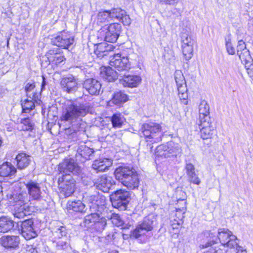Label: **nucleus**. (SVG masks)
<instances>
[{"label":"nucleus","instance_id":"nucleus-16","mask_svg":"<svg viewBox=\"0 0 253 253\" xmlns=\"http://www.w3.org/2000/svg\"><path fill=\"white\" fill-rule=\"evenodd\" d=\"M96 184L98 189L107 193L115 185V181L111 176L105 174L98 178Z\"/></svg>","mask_w":253,"mask_h":253},{"label":"nucleus","instance_id":"nucleus-62","mask_svg":"<svg viewBox=\"0 0 253 253\" xmlns=\"http://www.w3.org/2000/svg\"><path fill=\"white\" fill-rule=\"evenodd\" d=\"M183 210L185 211L186 210V207H182Z\"/></svg>","mask_w":253,"mask_h":253},{"label":"nucleus","instance_id":"nucleus-43","mask_svg":"<svg viewBox=\"0 0 253 253\" xmlns=\"http://www.w3.org/2000/svg\"><path fill=\"white\" fill-rule=\"evenodd\" d=\"M193 45L194 44H185L181 45L183 54L185 59L187 60L191 59L193 55Z\"/></svg>","mask_w":253,"mask_h":253},{"label":"nucleus","instance_id":"nucleus-51","mask_svg":"<svg viewBox=\"0 0 253 253\" xmlns=\"http://www.w3.org/2000/svg\"><path fill=\"white\" fill-rule=\"evenodd\" d=\"M226 47L228 53L231 55H234L235 53V49L233 47L231 40L228 39L226 41Z\"/></svg>","mask_w":253,"mask_h":253},{"label":"nucleus","instance_id":"nucleus-1","mask_svg":"<svg viewBox=\"0 0 253 253\" xmlns=\"http://www.w3.org/2000/svg\"><path fill=\"white\" fill-rule=\"evenodd\" d=\"M88 112V107L84 104H77L71 101H67L63 108L62 115L60 117L61 123L68 122L70 125L77 122L78 119L85 116Z\"/></svg>","mask_w":253,"mask_h":253},{"label":"nucleus","instance_id":"nucleus-21","mask_svg":"<svg viewBox=\"0 0 253 253\" xmlns=\"http://www.w3.org/2000/svg\"><path fill=\"white\" fill-rule=\"evenodd\" d=\"M112 67H102L101 68L100 75L105 81L113 82L117 78L120 79L119 74L112 69Z\"/></svg>","mask_w":253,"mask_h":253},{"label":"nucleus","instance_id":"nucleus-17","mask_svg":"<svg viewBox=\"0 0 253 253\" xmlns=\"http://www.w3.org/2000/svg\"><path fill=\"white\" fill-rule=\"evenodd\" d=\"M60 84L63 90L69 93L74 92L77 90V80L73 76L63 78Z\"/></svg>","mask_w":253,"mask_h":253},{"label":"nucleus","instance_id":"nucleus-23","mask_svg":"<svg viewBox=\"0 0 253 253\" xmlns=\"http://www.w3.org/2000/svg\"><path fill=\"white\" fill-rule=\"evenodd\" d=\"M237 51V54L242 62H245L246 63H247V62L250 61L251 57L250 54V52L249 50L247 49L246 43L243 41L240 40L238 42Z\"/></svg>","mask_w":253,"mask_h":253},{"label":"nucleus","instance_id":"nucleus-2","mask_svg":"<svg viewBox=\"0 0 253 253\" xmlns=\"http://www.w3.org/2000/svg\"><path fill=\"white\" fill-rule=\"evenodd\" d=\"M218 237L214 233L209 231L203 232L204 236L208 238V242L205 244L200 245V248L205 249L212 246L217 243L218 240L222 246L235 247L237 246V239L232 233L227 229H220L218 230Z\"/></svg>","mask_w":253,"mask_h":253},{"label":"nucleus","instance_id":"nucleus-24","mask_svg":"<svg viewBox=\"0 0 253 253\" xmlns=\"http://www.w3.org/2000/svg\"><path fill=\"white\" fill-rule=\"evenodd\" d=\"M92 149L85 145H81L77 150V158L82 162L90 159V157L93 154Z\"/></svg>","mask_w":253,"mask_h":253},{"label":"nucleus","instance_id":"nucleus-11","mask_svg":"<svg viewBox=\"0 0 253 253\" xmlns=\"http://www.w3.org/2000/svg\"><path fill=\"white\" fill-rule=\"evenodd\" d=\"M130 199V194L128 192L123 190L116 191L110 196L112 206H126Z\"/></svg>","mask_w":253,"mask_h":253},{"label":"nucleus","instance_id":"nucleus-61","mask_svg":"<svg viewBox=\"0 0 253 253\" xmlns=\"http://www.w3.org/2000/svg\"><path fill=\"white\" fill-rule=\"evenodd\" d=\"M2 187L0 185V194H1L2 193Z\"/></svg>","mask_w":253,"mask_h":253},{"label":"nucleus","instance_id":"nucleus-56","mask_svg":"<svg viewBox=\"0 0 253 253\" xmlns=\"http://www.w3.org/2000/svg\"><path fill=\"white\" fill-rule=\"evenodd\" d=\"M159 3L166 5H174L177 3L178 0H158Z\"/></svg>","mask_w":253,"mask_h":253},{"label":"nucleus","instance_id":"nucleus-4","mask_svg":"<svg viewBox=\"0 0 253 253\" xmlns=\"http://www.w3.org/2000/svg\"><path fill=\"white\" fill-rule=\"evenodd\" d=\"M142 132L147 141L158 143L162 140V126L154 122H148L143 125Z\"/></svg>","mask_w":253,"mask_h":253},{"label":"nucleus","instance_id":"nucleus-10","mask_svg":"<svg viewBox=\"0 0 253 253\" xmlns=\"http://www.w3.org/2000/svg\"><path fill=\"white\" fill-rule=\"evenodd\" d=\"M59 175L70 174L71 172L77 174L81 172L80 167L73 159H65L59 165Z\"/></svg>","mask_w":253,"mask_h":253},{"label":"nucleus","instance_id":"nucleus-47","mask_svg":"<svg viewBox=\"0 0 253 253\" xmlns=\"http://www.w3.org/2000/svg\"><path fill=\"white\" fill-rule=\"evenodd\" d=\"M106 221L105 219H101L100 220H97L94 224V228L98 232H102L106 225Z\"/></svg>","mask_w":253,"mask_h":253},{"label":"nucleus","instance_id":"nucleus-12","mask_svg":"<svg viewBox=\"0 0 253 253\" xmlns=\"http://www.w3.org/2000/svg\"><path fill=\"white\" fill-rule=\"evenodd\" d=\"M74 42V38L69 34L62 32L52 39V43L58 47L68 48Z\"/></svg>","mask_w":253,"mask_h":253},{"label":"nucleus","instance_id":"nucleus-14","mask_svg":"<svg viewBox=\"0 0 253 253\" xmlns=\"http://www.w3.org/2000/svg\"><path fill=\"white\" fill-rule=\"evenodd\" d=\"M127 72L119 74L121 84L125 87H136L141 82V78L136 75H127Z\"/></svg>","mask_w":253,"mask_h":253},{"label":"nucleus","instance_id":"nucleus-30","mask_svg":"<svg viewBox=\"0 0 253 253\" xmlns=\"http://www.w3.org/2000/svg\"><path fill=\"white\" fill-rule=\"evenodd\" d=\"M16 172V168L10 163H4L0 167V176H12Z\"/></svg>","mask_w":253,"mask_h":253},{"label":"nucleus","instance_id":"nucleus-27","mask_svg":"<svg viewBox=\"0 0 253 253\" xmlns=\"http://www.w3.org/2000/svg\"><path fill=\"white\" fill-rule=\"evenodd\" d=\"M199 118L200 122L211 121L210 117V107L205 100L202 101L199 105Z\"/></svg>","mask_w":253,"mask_h":253},{"label":"nucleus","instance_id":"nucleus-44","mask_svg":"<svg viewBox=\"0 0 253 253\" xmlns=\"http://www.w3.org/2000/svg\"><path fill=\"white\" fill-rule=\"evenodd\" d=\"M182 45L194 44V40L187 33H182L181 35Z\"/></svg>","mask_w":253,"mask_h":253},{"label":"nucleus","instance_id":"nucleus-57","mask_svg":"<svg viewBox=\"0 0 253 253\" xmlns=\"http://www.w3.org/2000/svg\"><path fill=\"white\" fill-rule=\"evenodd\" d=\"M25 253H38V251L36 249L28 246L26 250Z\"/></svg>","mask_w":253,"mask_h":253},{"label":"nucleus","instance_id":"nucleus-55","mask_svg":"<svg viewBox=\"0 0 253 253\" xmlns=\"http://www.w3.org/2000/svg\"><path fill=\"white\" fill-rule=\"evenodd\" d=\"M204 253H223L222 250L216 247H211L209 250Z\"/></svg>","mask_w":253,"mask_h":253},{"label":"nucleus","instance_id":"nucleus-40","mask_svg":"<svg viewBox=\"0 0 253 253\" xmlns=\"http://www.w3.org/2000/svg\"><path fill=\"white\" fill-rule=\"evenodd\" d=\"M124 118L121 114H115L111 118V122L114 127H121L124 122Z\"/></svg>","mask_w":253,"mask_h":253},{"label":"nucleus","instance_id":"nucleus-31","mask_svg":"<svg viewBox=\"0 0 253 253\" xmlns=\"http://www.w3.org/2000/svg\"><path fill=\"white\" fill-rule=\"evenodd\" d=\"M14 222L6 216L0 217V232L6 233L12 229Z\"/></svg>","mask_w":253,"mask_h":253},{"label":"nucleus","instance_id":"nucleus-25","mask_svg":"<svg viewBox=\"0 0 253 253\" xmlns=\"http://www.w3.org/2000/svg\"><path fill=\"white\" fill-rule=\"evenodd\" d=\"M114 47L111 44L106 42L100 43L97 45L94 53L99 58H102L108 55L109 51H113Z\"/></svg>","mask_w":253,"mask_h":253},{"label":"nucleus","instance_id":"nucleus-45","mask_svg":"<svg viewBox=\"0 0 253 253\" xmlns=\"http://www.w3.org/2000/svg\"><path fill=\"white\" fill-rule=\"evenodd\" d=\"M177 90L178 91L179 97L180 100H183V104H187L188 94L187 93V89L186 86H183L180 88H178Z\"/></svg>","mask_w":253,"mask_h":253},{"label":"nucleus","instance_id":"nucleus-33","mask_svg":"<svg viewBox=\"0 0 253 253\" xmlns=\"http://www.w3.org/2000/svg\"><path fill=\"white\" fill-rule=\"evenodd\" d=\"M109 161L107 159H99L94 161L92 165V168L96 170V172L98 171H104L108 169Z\"/></svg>","mask_w":253,"mask_h":253},{"label":"nucleus","instance_id":"nucleus-19","mask_svg":"<svg viewBox=\"0 0 253 253\" xmlns=\"http://www.w3.org/2000/svg\"><path fill=\"white\" fill-rule=\"evenodd\" d=\"M200 134L203 139L211 138L214 131L215 127L211 121L200 122Z\"/></svg>","mask_w":253,"mask_h":253},{"label":"nucleus","instance_id":"nucleus-52","mask_svg":"<svg viewBox=\"0 0 253 253\" xmlns=\"http://www.w3.org/2000/svg\"><path fill=\"white\" fill-rule=\"evenodd\" d=\"M69 246L68 243L64 241H59L56 244V249L59 251L65 250Z\"/></svg>","mask_w":253,"mask_h":253},{"label":"nucleus","instance_id":"nucleus-32","mask_svg":"<svg viewBox=\"0 0 253 253\" xmlns=\"http://www.w3.org/2000/svg\"><path fill=\"white\" fill-rule=\"evenodd\" d=\"M26 186L28 189L29 194L34 200H38L41 196V189L38 183L34 182H30Z\"/></svg>","mask_w":253,"mask_h":253},{"label":"nucleus","instance_id":"nucleus-9","mask_svg":"<svg viewBox=\"0 0 253 253\" xmlns=\"http://www.w3.org/2000/svg\"><path fill=\"white\" fill-rule=\"evenodd\" d=\"M110 65L116 68L119 73L127 72L130 68V64L126 56H122L120 54L114 55L111 57Z\"/></svg>","mask_w":253,"mask_h":253},{"label":"nucleus","instance_id":"nucleus-54","mask_svg":"<svg viewBox=\"0 0 253 253\" xmlns=\"http://www.w3.org/2000/svg\"><path fill=\"white\" fill-rule=\"evenodd\" d=\"M55 233L59 238L64 236L66 235V228L64 226H60Z\"/></svg>","mask_w":253,"mask_h":253},{"label":"nucleus","instance_id":"nucleus-58","mask_svg":"<svg viewBox=\"0 0 253 253\" xmlns=\"http://www.w3.org/2000/svg\"><path fill=\"white\" fill-rule=\"evenodd\" d=\"M247 71L248 74L253 80V68L251 69L249 68L247 69Z\"/></svg>","mask_w":253,"mask_h":253},{"label":"nucleus","instance_id":"nucleus-7","mask_svg":"<svg viewBox=\"0 0 253 253\" xmlns=\"http://www.w3.org/2000/svg\"><path fill=\"white\" fill-rule=\"evenodd\" d=\"M121 31L120 24L115 23L105 25L100 31V33H104V40L107 42H114L118 39Z\"/></svg>","mask_w":253,"mask_h":253},{"label":"nucleus","instance_id":"nucleus-37","mask_svg":"<svg viewBox=\"0 0 253 253\" xmlns=\"http://www.w3.org/2000/svg\"><path fill=\"white\" fill-rule=\"evenodd\" d=\"M86 200H87V204H92L94 206H105L106 204L104 196H92Z\"/></svg>","mask_w":253,"mask_h":253},{"label":"nucleus","instance_id":"nucleus-6","mask_svg":"<svg viewBox=\"0 0 253 253\" xmlns=\"http://www.w3.org/2000/svg\"><path fill=\"white\" fill-rule=\"evenodd\" d=\"M181 151V149L178 144L169 141L166 144L158 146L156 153L159 156L168 158L171 156H176Z\"/></svg>","mask_w":253,"mask_h":253},{"label":"nucleus","instance_id":"nucleus-50","mask_svg":"<svg viewBox=\"0 0 253 253\" xmlns=\"http://www.w3.org/2000/svg\"><path fill=\"white\" fill-rule=\"evenodd\" d=\"M16 204L18 206H23L26 204V202L24 199V196L22 194H19L14 199Z\"/></svg>","mask_w":253,"mask_h":253},{"label":"nucleus","instance_id":"nucleus-42","mask_svg":"<svg viewBox=\"0 0 253 253\" xmlns=\"http://www.w3.org/2000/svg\"><path fill=\"white\" fill-rule=\"evenodd\" d=\"M174 78L177 88L183 86H186L185 79L181 71L176 70L175 72Z\"/></svg>","mask_w":253,"mask_h":253},{"label":"nucleus","instance_id":"nucleus-28","mask_svg":"<svg viewBox=\"0 0 253 253\" xmlns=\"http://www.w3.org/2000/svg\"><path fill=\"white\" fill-rule=\"evenodd\" d=\"M15 159L17 168L19 169L26 168L31 162V157L25 153H19Z\"/></svg>","mask_w":253,"mask_h":253},{"label":"nucleus","instance_id":"nucleus-35","mask_svg":"<svg viewBox=\"0 0 253 253\" xmlns=\"http://www.w3.org/2000/svg\"><path fill=\"white\" fill-rule=\"evenodd\" d=\"M99 220L98 214L96 213H91L85 217L83 226L89 228L94 226L96 221Z\"/></svg>","mask_w":253,"mask_h":253},{"label":"nucleus","instance_id":"nucleus-46","mask_svg":"<svg viewBox=\"0 0 253 253\" xmlns=\"http://www.w3.org/2000/svg\"><path fill=\"white\" fill-rule=\"evenodd\" d=\"M111 219L113 224L117 227H122L124 228V222L118 214H112Z\"/></svg>","mask_w":253,"mask_h":253},{"label":"nucleus","instance_id":"nucleus-34","mask_svg":"<svg viewBox=\"0 0 253 253\" xmlns=\"http://www.w3.org/2000/svg\"><path fill=\"white\" fill-rule=\"evenodd\" d=\"M112 20L111 9L100 11L97 15V23H104Z\"/></svg>","mask_w":253,"mask_h":253},{"label":"nucleus","instance_id":"nucleus-39","mask_svg":"<svg viewBox=\"0 0 253 253\" xmlns=\"http://www.w3.org/2000/svg\"><path fill=\"white\" fill-rule=\"evenodd\" d=\"M127 100V95L121 91L115 93L112 98L111 101L115 105H119Z\"/></svg>","mask_w":253,"mask_h":253},{"label":"nucleus","instance_id":"nucleus-59","mask_svg":"<svg viewBox=\"0 0 253 253\" xmlns=\"http://www.w3.org/2000/svg\"><path fill=\"white\" fill-rule=\"evenodd\" d=\"M42 85H41V91H42L43 89L44 86L46 85V82L45 81V78L43 76H42Z\"/></svg>","mask_w":253,"mask_h":253},{"label":"nucleus","instance_id":"nucleus-5","mask_svg":"<svg viewBox=\"0 0 253 253\" xmlns=\"http://www.w3.org/2000/svg\"><path fill=\"white\" fill-rule=\"evenodd\" d=\"M58 184L61 194L65 197L71 196L75 191L76 181L70 174L60 175Z\"/></svg>","mask_w":253,"mask_h":253},{"label":"nucleus","instance_id":"nucleus-41","mask_svg":"<svg viewBox=\"0 0 253 253\" xmlns=\"http://www.w3.org/2000/svg\"><path fill=\"white\" fill-rule=\"evenodd\" d=\"M38 101H35L34 100L30 99L29 98L26 99L24 102L22 103L23 112L25 113L29 112L35 108V103H38Z\"/></svg>","mask_w":253,"mask_h":253},{"label":"nucleus","instance_id":"nucleus-13","mask_svg":"<svg viewBox=\"0 0 253 253\" xmlns=\"http://www.w3.org/2000/svg\"><path fill=\"white\" fill-rule=\"evenodd\" d=\"M83 87L91 95H98L101 91V84L93 78L87 79L83 83Z\"/></svg>","mask_w":253,"mask_h":253},{"label":"nucleus","instance_id":"nucleus-49","mask_svg":"<svg viewBox=\"0 0 253 253\" xmlns=\"http://www.w3.org/2000/svg\"><path fill=\"white\" fill-rule=\"evenodd\" d=\"M180 221L173 219L170 221V226L173 230V233H177L181 225Z\"/></svg>","mask_w":253,"mask_h":253},{"label":"nucleus","instance_id":"nucleus-63","mask_svg":"<svg viewBox=\"0 0 253 253\" xmlns=\"http://www.w3.org/2000/svg\"><path fill=\"white\" fill-rule=\"evenodd\" d=\"M176 211H177H177H178V209H176Z\"/></svg>","mask_w":253,"mask_h":253},{"label":"nucleus","instance_id":"nucleus-20","mask_svg":"<svg viewBox=\"0 0 253 253\" xmlns=\"http://www.w3.org/2000/svg\"><path fill=\"white\" fill-rule=\"evenodd\" d=\"M19 243L20 239L17 236H3L0 238V245L6 249H15Z\"/></svg>","mask_w":253,"mask_h":253},{"label":"nucleus","instance_id":"nucleus-15","mask_svg":"<svg viewBox=\"0 0 253 253\" xmlns=\"http://www.w3.org/2000/svg\"><path fill=\"white\" fill-rule=\"evenodd\" d=\"M112 20H117L124 25L128 26L131 23V19L126 12L121 8H115L111 9Z\"/></svg>","mask_w":253,"mask_h":253},{"label":"nucleus","instance_id":"nucleus-8","mask_svg":"<svg viewBox=\"0 0 253 253\" xmlns=\"http://www.w3.org/2000/svg\"><path fill=\"white\" fill-rule=\"evenodd\" d=\"M154 219L155 217L152 214L146 216L142 222L138 225L131 233V236L135 238H138L141 235H144L146 232L151 231L153 228Z\"/></svg>","mask_w":253,"mask_h":253},{"label":"nucleus","instance_id":"nucleus-36","mask_svg":"<svg viewBox=\"0 0 253 253\" xmlns=\"http://www.w3.org/2000/svg\"><path fill=\"white\" fill-rule=\"evenodd\" d=\"M34 124L29 118L22 119L18 125V128L20 130L31 131L33 129Z\"/></svg>","mask_w":253,"mask_h":253},{"label":"nucleus","instance_id":"nucleus-60","mask_svg":"<svg viewBox=\"0 0 253 253\" xmlns=\"http://www.w3.org/2000/svg\"><path fill=\"white\" fill-rule=\"evenodd\" d=\"M115 208H117L119 210H127V207H114Z\"/></svg>","mask_w":253,"mask_h":253},{"label":"nucleus","instance_id":"nucleus-18","mask_svg":"<svg viewBox=\"0 0 253 253\" xmlns=\"http://www.w3.org/2000/svg\"><path fill=\"white\" fill-rule=\"evenodd\" d=\"M33 224L34 222L32 219L25 220L21 223L22 234L27 240L35 238L37 236L33 227Z\"/></svg>","mask_w":253,"mask_h":253},{"label":"nucleus","instance_id":"nucleus-48","mask_svg":"<svg viewBox=\"0 0 253 253\" xmlns=\"http://www.w3.org/2000/svg\"><path fill=\"white\" fill-rule=\"evenodd\" d=\"M226 253H247L245 250H243L241 247L238 246L235 247H229Z\"/></svg>","mask_w":253,"mask_h":253},{"label":"nucleus","instance_id":"nucleus-3","mask_svg":"<svg viewBox=\"0 0 253 253\" xmlns=\"http://www.w3.org/2000/svg\"><path fill=\"white\" fill-rule=\"evenodd\" d=\"M117 179L125 186L134 189L139 186V181L136 173L128 167H119L115 171Z\"/></svg>","mask_w":253,"mask_h":253},{"label":"nucleus","instance_id":"nucleus-53","mask_svg":"<svg viewBox=\"0 0 253 253\" xmlns=\"http://www.w3.org/2000/svg\"><path fill=\"white\" fill-rule=\"evenodd\" d=\"M85 207H67V211L69 213H73L74 212H83L84 209Z\"/></svg>","mask_w":253,"mask_h":253},{"label":"nucleus","instance_id":"nucleus-29","mask_svg":"<svg viewBox=\"0 0 253 253\" xmlns=\"http://www.w3.org/2000/svg\"><path fill=\"white\" fill-rule=\"evenodd\" d=\"M25 90L28 98L32 99L35 101H40L41 94L36 91L35 83H27L25 86Z\"/></svg>","mask_w":253,"mask_h":253},{"label":"nucleus","instance_id":"nucleus-26","mask_svg":"<svg viewBox=\"0 0 253 253\" xmlns=\"http://www.w3.org/2000/svg\"><path fill=\"white\" fill-rule=\"evenodd\" d=\"M59 50L60 49L57 48L56 49L51 50L49 51L47 58L50 62L58 65L65 59L64 56L59 52Z\"/></svg>","mask_w":253,"mask_h":253},{"label":"nucleus","instance_id":"nucleus-22","mask_svg":"<svg viewBox=\"0 0 253 253\" xmlns=\"http://www.w3.org/2000/svg\"><path fill=\"white\" fill-rule=\"evenodd\" d=\"M185 169L189 181L193 184L199 185L201 183V180L196 173L194 165L186 161Z\"/></svg>","mask_w":253,"mask_h":253},{"label":"nucleus","instance_id":"nucleus-38","mask_svg":"<svg viewBox=\"0 0 253 253\" xmlns=\"http://www.w3.org/2000/svg\"><path fill=\"white\" fill-rule=\"evenodd\" d=\"M29 208V207H26V208H25V207H16L13 210V214L15 217L18 218H23L30 214Z\"/></svg>","mask_w":253,"mask_h":253}]
</instances>
